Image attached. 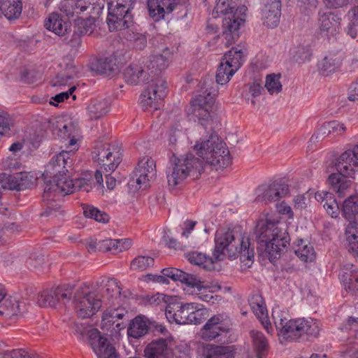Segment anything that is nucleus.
<instances>
[{
    "instance_id": "obj_42",
    "label": "nucleus",
    "mask_w": 358,
    "mask_h": 358,
    "mask_svg": "<svg viewBox=\"0 0 358 358\" xmlns=\"http://www.w3.org/2000/svg\"><path fill=\"white\" fill-rule=\"evenodd\" d=\"M345 236L349 252L358 255V224L350 222L346 227Z\"/></svg>"
},
{
    "instance_id": "obj_32",
    "label": "nucleus",
    "mask_w": 358,
    "mask_h": 358,
    "mask_svg": "<svg viewBox=\"0 0 358 358\" xmlns=\"http://www.w3.org/2000/svg\"><path fill=\"white\" fill-rule=\"evenodd\" d=\"M127 314V311L123 308H108L102 316L101 324L103 326L110 327L115 324L117 330L124 328L125 325L123 322H119V320H122Z\"/></svg>"
},
{
    "instance_id": "obj_2",
    "label": "nucleus",
    "mask_w": 358,
    "mask_h": 358,
    "mask_svg": "<svg viewBox=\"0 0 358 358\" xmlns=\"http://www.w3.org/2000/svg\"><path fill=\"white\" fill-rule=\"evenodd\" d=\"M121 287L115 279H107L103 288V299L98 296L95 291H91L87 287H81L77 289L73 298L75 309L79 317L87 318L94 315L101 307L102 302L110 306L115 305L114 301L120 299Z\"/></svg>"
},
{
    "instance_id": "obj_28",
    "label": "nucleus",
    "mask_w": 358,
    "mask_h": 358,
    "mask_svg": "<svg viewBox=\"0 0 358 358\" xmlns=\"http://www.w3.org/2000/svg\"><path fill=\"white\" fill-rule=\"evenodd\" d=\"M146 358H169L171 349L168 345V341L158 338L150 342L145 348Z\"/></svg>"
},
{
    "instance_id": "obj_19",
    "label": "nucleus",
    "mask_w": 358,
    "mask_h": 358,
    "mask_svg": "<svg viewBox=\"0 0 358 358\" xmlns=\"http://www.w3.org/2000/svg\"><path fill=\"white\" fill-rule=\"evenodd\" d=\"M337 173L352 176L358 171V145L343 152L336 164Z\"/></svg>"
},
{
    "instance_id": "obj_58",
    "label": "nucleus",
    "mask_w": 358,
    "mask_h": 358,
    "mask_svg": "<svg viewBox=\"0 0 358 358\" xmlns=\"http://www.w3.org/2000/svg\"><path fill=\"white\" fill-rule=\"evenodd\" d=\"M73 76L66 73H59L53 79L51 80V85L53 87H61L66 85L72 80Z\"/></svg>"
},
{
    "instance_id": "obj_54",
    "label": "nucleus",
    "mask_w": 358,
    "mask_h": 358,
    "mask_svg": "<svg viewBox=\"0 0 358 358\" xmlns=\"http://www.w3.org/2000/svg\"><path fill=\"white\" fill-rule=\"evenodd\" d=\"M13 124L12 117L6 112L0 110V135L8 133Z\"/></svg>"
},
{
    "instance_id": "obj_16",
    "label": "nucleus",
    "mask_w": 358,
    "mask_h": 358,
    "mask_svg": "<svg viewBox=\"0 0 358 358\" xmlns=\"http://www.w3.org/2000/svg\"><path fill=\"white\" fill-rule=\"evenodd\" d=\"M289 194V187L280 181L259 185L255 190V200L258 202L276 201Z\"/></svg>"
},
{
    "instance_id": "obj_44",
    "label": "nucleus",
    "mask_w": 358,
    "mask_h": 358,
    "mask_svg": "<svg viewBox=\"0 0 358 358\" xmlns=\"http://www.w3.org/2000/svg\"><path fill=\"white\" fill-rule=\"evenodd\" d=\"M253 345L257 352V357L258 358H264L266 352L267 351L268 344V341L263 333L257 331L252 330L250 332Z\"/></svg>"
},
{
    "instance_id": "obj_62",
    "label": "nucleus",
    "mask_w": 358,
    "mask_h": 358,
    "mask_svg": "<svg viewBox=\"0 0 358 358\" xmlns=\"http://www.w3.org/2000/svg\"><path fill=\"white\" fill-rule=\"evenodd\" d=\"M329 127L331 134L334 136L341 135L347 130V127L343 123L336 120L329 122Z\"/></svg>"
},
{
    "instance_id": "obj_13",
    "label": "nucleus",
    "mask_w": 358,
    "mask_h": 358,
    "mask_svg": "<svg viewBox=\"0 0 358 358\" xmlns=\"http://www.w3.org/2000/svg\"><path fill=\"white\" fill-rule=\"evenodd\" d=\"M217 94L215 90L206 89L201 94L194 97L190 102L192 113L202 125H206L210 120V109L215 102V97Z\"/></svg>"
},
{
    "instance_id": "obj_52",
    "label": "nucleus",
    "mask_w": 358,
    "mask_h": 358,
    "mask_svg": "<svg viewBox=\"0 0 358 358\" xmlns=\"http://www.w3.org/2000/svg\"><path fill=\"white\" fill-rule=\"evenodd\" d=\"M263 91L264 88L262 85L257 81H254L253 83L245 85L243 94L247 99H250L251 98V103L255 105V99L260 96Z\"/></svg>"
},
{
    "instance_id": "obj_10",
    "label": "nucleus",
    "mask_w": 358,
    "mask_h": 358,
    "mask_svg": "<svg viewBox=\"0 0 358 358\" xmlns=\"http://www.w3.org/2000/svg\"><path fill=\"white\" fill-rule=\"evenodd\" d=\"M196 154L215 167L216 170H222L221 163L224 162V150L222 141L217 134H212L208 139L194 145Z\"/></svg>"
},
{
    "instance_id": "obj_45",
    "label": "nucleus",
    "mask_w": 358,
    "mask_h": 358,
    "mask_svg": "<svg viewBox=\"0 0 358 358\" xmlns=\"http://www.w3.org/2000/svg\"><path fill=\"white\" fill-rule=\"evenodd\" d=\"M92 69L99 74L109 76L116 69V64L112 57L101 58L92 64Z\"/></svg>"
},
{
    "instance_id": "obj_8",
    "label": "nucleus",
    "mask_w": 358,
    "mask_h": 358,
    "mask_svg": "<svg viewBox=\"0 0 358 358\" xmlns=\"http://www.w3.org/2000/svg\"><path fill=\"white\" fill-rule=\"evenodd\" d=\"M225 8V41L232 44L240 37L241 29L244 26L247 8L237 6L238 0H227Z\"/></svg>"
},
{
    "instance_id": "obj_34",
    "label": "nucleus",
    "mask_w": 358,
    "mask_h": 358,
    "mask_svg": "<svg viewBox=\"0 0 358 358\" xmlns=\"http://www.w3.org/2000/svg\"><path fill=\"white\" fill-rule=\"evenodd\" d=\"M22 11V0H0V17L8 20L17 19Z\"/></svg>"
},
{
    "instance_id": "obj_37",
    "label": "nucleus",
    "mask_w": 358,
    "mask_h": 358,
    "mask_svg": "<svg viewBox=\"0 0 358 358\" xmlns=\"http://www.w3.org/2000/svg\"><path fill=\"white\" fill-rule=\"evenodd\" d=\"M71 150L62 151L59 154L54 155L48 164L49 170L58 173V170L68 171L66 167H71L72 165Z\"/></svg>"
},
{
    "instance_id": "obj_59",
    "label": "nucleus",
    "mask_w": 358,
    "mask_h": 358,
    "mask_svg": "<svg viewBox=\"0 0 358 358\" xmlns=\"http://www.w3.org/2000/svg\"><path fill=\"white\" fill-rule=\"evenodd\" d=\"M17 176L18 178V183H20L21 190L27 189L32 184L33 176L27 172H17Z\"/></svg>"
},
{
    "instance_id": "obj_53",
    "label": "nucleus",
    "mask_w": 358,
    "mask_h": 358,
    "mask_svg": "<svg viewBox=\"0 0 358 358\" xmlns=\"http://www.w3.org/2000/svg\"><path fill=\"white\" fill-rule=\"evenodd\" d=\"M203 358H224V346L207 344L203 348Z\"/></svg>"
},
{
    "instance_id": "obj_40",
    "label": "nucleus",
    "mask_w": 358,
    "mask_h": 358,
    "mask_svg": "<svg viewBox=\"0 0 358 358\" xmlns=\"http://www.w3.org/2000/svg\"><path fill=\"white\" fill-rule=\"evenodd\" d=\"M294 252L304 262H313L315 257L313 246L308 241L301 239L297 241Z\"/></svg>"
},
{
    "instance_id": "obj_35",
    "label": "nucleus",
    "mask_w": 358,
    "mask_h": 358,
    "mask_svg": "<svg viewBox=\"0 0 358 358\" xmlns=\"http://www.w3.org/2000/svg\"><path fill=\"white\" fill-rule=\"evenodd\" d=\"M124 78L130 84L145 83L149 78L145 68L137 64H132L124 70Z\"/></svg>"
},
{
    "instance_id": "obj_38",
    "label": "nucleus",
    "mask_w": 358,
    "mask_h": 358,
    "mask_svg": "<svg viewBox=\"0 0 358 358\" xmlns=\"http://www.w3.org/2000/svg\"><path fill=\"white\" fill-rule=\"evenodd\" d=\"M353 265H350L344 268L339 276L345 289L358 292V269L353 268Z\"/></svg>"
},
{
    "instance_id": "obj_29",
    "label": "nucleus",
    "mask_w": 358,
    "mask_h": 358,
    "mask_svg": "<svg viewBox=\"0 0 358 358\" xmlns=\"http://www.w3.org/2000/svg\"><path fill=\"white\" fill-rule=\"evenodd\" d=\"M316 201L322 204L326 212L332 217L337 218L340 213L339 206L332 193L318 191L314 193Z\"/></svg>"
},
{
    "instance_id": "obj_3",
    "label": "nucleus",
    "mask_w": 358,
    "mask_h": 358,
    "mask_svg": "<svg viewBox=\"0 0 358 358\" xmlns=\"http://www.w3.org/2000/svg\"><path fill=\"white\" fill-rule=\"evenodd\" d=\"M255 234L258 241L264 243L265 251L271 262L280 256L289 241L288 234L279 227L278 221L269 216L257 222Z\"/></svg>"
},
{
    "instance_id": "obj_39",
    "label": "nucleus",
    "mask_w": 358,
    "mask_h": 358,
    "mask_svg": "<svg viewBox=\"0 0 358 358\" xmlns=\"http://www.w3.org/2000/svg\"><path fill=\"white\" fill-rule=\"evenodd\" d=\"M346 177L338 173H332L329 176V183L339 196H344L351 185V181Z\"/></svg>"
},
{
    "instance_id": "obj_14",
    "label": "nucleus",
    "mask_w": 358,
    "mask_h": 358,
    "mask_svg": "<svg viewBox=\"0 0 358 358\" xmlns=\"http://www.w3.org/2000/svg\"><path fill=\"white\" fill-rule=\"evenodd\" d=\"M117 149L107 143H99L92 152V158L106 173H112L120 164L122 159Z\"/></svg>"
},
{
    "instance_id": "obj_36",
    "label": "nucleus",
    "mask_w": 358,
    "mask_h": 358,
    "mask_svg": "<svg viewBox=\"0 0 358 358\" xmlns=\"http://www.w3.org/2000/svg\"><path fill=\"white\" fill-rule=\"evenodd\" d=\"M45 27L58 36L65 35L69 29L68 23L64 22L61 15L57 13L49 15L45 21Z\"/></svg>"
},
{
    "instance_id": "obj_60",
    "label": "nucleus",
    "mask_w": 358,
    "mask_h": 358,
    "mask_svg": "<svg viewBox=\"0 0 358 358\" xmlns=\"http://www.w3.org/2000/svg\"><path fill=\"white\" fill-rule=\"evenodd\" d=\"M44 264V258L41 255L30 257L26 261V265L29 269H38Z\"/></svg>"
},
{
    "instance_id": "obj_20",
    "label": "nucleus",
    "mask_w": 358,
    "mask_h": 358,
    "mask_svg": "<svg viewBox=\"0 0 358 358\" xmlns=\"http://www.w3.org/2000/svg\"><path fill=\"white\" fill-rule=\"evenodd\" d=\"M224 333V315H214L210 317L198 332V337L205 341H211Z\"/></svg>"
},
{
    "instance_id": "obj_18",
    "label": "nucleus",
    "mask_w": 358,
    "mask_h": 358,
    "mask_svg": "<svg viewBox=\"0 0 358 358\" xmlns=\"http://www.w3.org/2000/svg\"><path fill=\"white\" fill-rule=\"evenodd\" d=\"M48 127L55 135L63 140H69L68 145H75L78 131L71 122H66L62 118H52L48 122Z\"/></svg>"
},
{
    "instance_id": "obj_64",
    "label": "nucleus",
    "mask_w": 358,
    "mask_h": 358,
    "mask_svg": "<svg viewBox=\"0 0 358 358\" xmlns=\"http://www.w3.org/2000/svg\"><path fill=\"white\" fill-rule=\"evenodd\" d=\"M118 242L116 239H106L99 241V250L104 251H113L115 252V247Z\"/></svg>"
},
{
    "instance_id": "obj_12",
    "label": "nucleus",
    "mask_w": 358,
    "mask_h": 358,
    "mask_svg": "<svg viewBox=\"0 0 358 358\" xmlns=\"http://www.w3.org/2000/svg\"><path fill=\"white\" fill-rule=\"evenodd\" d=\"M148 86L141 96V103L145 110H158L166 95L167 83L162 78L148 81Z\"/></svg>"
},
{
    "instance_id": "obj_49",
    "label": "nucleus",
    "mask_w": 358,
    "mask_h": 358,
    "mask_svg": "<svg viewBox=\"0 0 358 358\" xmlns=\"http://www.w3.org/2000/svg\"><path fill=\"white\" fill-rule=\"evenodd\" d=\"M192 309L189 324H200L208 317V310L201 304L193 303Z\"/></svg>"
},
{
    "instance_id": "obj_6",
    "label": "nucleus",
    "mask_w": 358,
    "mask_h": 358,
    "mask_svg": "<svg viewBox=\"0 0 358 358\" xmlns=\"http://www.w3.org/2000/svg\"><path fill=\"white\" fill-rule=\"evenodd\" d=\"M105 6V0H66L61 3L60 10L69 19L97 18Z\"/></svg>"
},
{
    "instance_id": "obj_22",
    "label": "nucleus",
    "mask_w": 358,
    "mask_h": 358,
    "mask_svg": "<svg viewBox=\"0 0 358 358\" xmlns=\"http://www.w3.org/2000/svg\"><path fill=\"white\" fill-rule=\"evenodd\" d=\"M244 62V55L242 48L239 45L233 46L225 51V81L229 82L232 76L238 71Z\"/></svg>"
},
{
    "instance_id": "obj_57",
    "label": "nucleus",
    "mask_w": 358,
    "mask_h": 358,
    "mask_svg": "<svg viewBox=\"0 0 358 358\" xmlns=\"http://www.w3.org/2000/svg\"><path fill=\"white\" fill-rule=\"evenodd\" d=\"M183 283L192 288H196L198 290H201L206 287L204 281L201 280L198 276L189 273H186Z\"/></svg>"
},
{
    "instance_id": "obj_1",
    "label": "nucleus",
    "mask_w": 358,
    "mask_h": 358,
    "mask_svg": "<svg viewBox=\"0 0 358 358\" xmlns=\"http://www.w3.org/2000/svg\"><path fill=\"white\" fill-rule=\"evenodd\" d=\"M272 318L276 329L286 340L296 341L303 336L315 338L320 331L318 321L305 317L291 319L287 308L279 304L273 306Z\"/></svg>"
},
{
    "instance_id": "obj_55",
    "label": "nucleus",
    "mask_w": 358,
    "mask_h": 358,
    "mask_svg": "<svg viewBox=\"0 0 358 358\" xmlns=\"http://www.w3.org/2000/svg\"><path fill=\"white\" fill-rule=\"evenodd\" d=\"M313 194V192L308 190L304 194H299L294 197V206L296 209H304L309 203V197Z\"/></svg>"
},
{
    "instance_id": "obj_26",
    "label": "nucleus",
    "mask_w": 358,
    "mask_h": 358,
    "mask_svg": "<svg viewBox=\"0 0 358 358\" xmlns=\"http://www.w3.org/2000/svg\"><path fill=\"white\" fill-rule=\"evenodd\" d=\"M341 17L331 11L318 13V27L322 33L333 35L336 33L341 26Z\"/></svg>"
},
{
    "instance_id": "obj_50",
    "label": "nucleus",
    "mask_w": 358,
    "mask_h": 358,
    "mask_svg": "<svg viewBox=\"0 0 358 358\" xmlns=\"http://www.w3.org/2000/svg\"><path fill=\"white\" fill-rule=\"evenodd\" d=\"M83 214L86 217L94 219L102 223H106L109 220L108 214L90 205L83 207Z\"/></svg>"
},
{
    "instance_id": "obj_4",
    "label": "nucleus",
    "mask_w": 358,
    "mask_h": 358,
    "mask_svg": "<svg viewBox=\"0 0 358 358\" xmlns=\"http://www.w3.org/2000/svg\"><path fill=\"white\" fill-rule=\"evenodd\" d=\"M73 192V180L66 176L64 170H58L52 180L45 185L42 196L45 210L41 213V216L55 217L60 214L62 198Z\"/></svg>"
},
{
    "instance_id": "obj_48",
    "label": "nucleus",
    "mask_w": 358,
    "mask_h": 358,
    "mask_svg": "<svg viewBox=\"0 0 358 358\" xmlns=\"http://www.w3.org/2000/svg\"><path fill=\"white\" fill-rule=\"evenodd\" d=\"M280 77V74L275 73L266 76L264 86L271 95L277 94L282 91Z\"/></svg>"
},
{
    "instance_id": "obj_5",
    "label": "nucleus",
    "mask_w": 358,
    "mask_h": 358,
    "mask_svg": "<svg viewBox=\"0 0 358 358\" xmlns=\"http://www.w3.org/2000/svg\"><path fill=\"white\" fill-rule=\"evenodd\" d=\"M203 169V162L192 153H187L176 159L173 165L166 170L168 185L175 187L182 182L189 176L198 177Z\"/></svg>"
},
{
    "instance_id": "obj_63",
    "label": "nucleus",
    "mask_w": 358,
    "mask_h": 358,
    "mask_svg": "<svg viewBox=\"0 0 358 358\" xmlns=\"http://www.w3.org/2000/svg\"><path fill=\"white\" fill-rule=\"evenodd\" d=\"M340 358H358V342L352 343L340 355Z\"/></svg>"
},
{
    "instance_id": "obj_31",
    "label": "nucleus",
    "mask_w": 358,
    "mask_h": 358,
    "mask_svg": "<svg viewBox=\"0 0 358 358\" xmlns=\"http://www.w3.org/2000/svg\"><path fill=\"white\" fill-rule=\"evenodd\" d=\"M168 66V61L162 55L151 56L146 62L144 68L148 73V76L151 77V80H155L157 78H161L159 74Z\"/></svg>"
},
{
    "instance_id": "obj_9",
    "label": "nucleus",
    "mask_w": 358,
    "mask_h": 358,
    "mask_svg": "<svg viewBox=\"0 0 358 358\" xmlns=\"http://www.w3.org/2000/svg\"><path fill=\"white\" fill-rule=\"evenodd\" d=\"M136 0H110L108 3L107 22L110 29L127 28L132 21L131 10Z\"/></svg>"
},
{
    "instance_id": "obj_7",
    "label": "nucleus",
    "mask_w": 358,
    "mask_h": 358,
    "mask_svg": "<svg viewBox=\"0 0 358 358\" xmlns=\"http://www.w3.org/2000/svg\"><path fill=\"white\" fill-rule=\"evenodd\" d=\"M212 257L197 251L187 255L188 261L208 271H220L222 270L224 259V231L217 230L215 236V247Z\"/></svg>"
},
{
    "instance_id": "obj_61",
    "label": "nucleus",
    "mask_w": 358,
    "mask_h": 358,
    "mask_svg": "<svg viewBox=\"0 0 358 358\" xmlns=\"http://www.w3.org/2000/svg\"><path fill=\"white\" fill-rule=\"evenodd\" d=\"M73 192L78 189L88 192L92 189V185L89 180L85 178H77L75 180H73Z\"/></svg>"
},
{
    "instance_id": "obj_11",
    "label": "nucleus",
    "mask_w": 358,
    "mask_h": 358,
    "mask_svg": "<svg viewBox=\"0 0 358 358\" xmlns=\"http://www.w3.org/2000/svg\"><path fill=\"white\" fill-rule=\"evenodd\" d=\"M225 250L231 260L240 257V260L247 266H250L254 257V249L250 247V239L243 236L235 240L234 230L225 234Z\"/></svg>"
},
{
    "instance_id": "obj_33",
    "label": "nucleus",
    "mask_w": 358,
    "mask_h": 358,
    "mask_svg": "<svg viewBox=\"0 0 358 358\" xmlns=\"http://www.w3.org/2000/svg\"><path fill=\"white\" fill-rule=\"evenodd\" d=\"M26 310L24 302L15 299H5L0 306V315L5 316L6 319L11 320L13 317L21 315Z\"/></svg>"
},
{
    "instance_id": "obj_23",
    "label": "nucleus",
    "mask_w": 358,
    "mask_h": 358,
    "mask_svg": "<svg viewBox=\"0 0 358 358\" xmlns=\"http://www.w3.org/2000/svg\"><path fill=\"white\" fill-rule=\"evenodd\" d=\"M89 336L92 341V346L96 355L100 358H115V348L110 345L108 339L100 336V332L96 329L89 331Z\"/></svg>"
},
{
    "instance_id": "obj_25",
    "label": "nucleus",
    "mask_w": 358,
    "mask_h": 358,
    "mask_svg": "<svg viewBox=\"0 0 358 358\" xmlns=\"http://www.w3.org/2000/svg\"><path fill=\"white\" fill-rule=\"evenodd\" d=\"M178 4V0H148L149 15L155 21H159L166 13H172Z\"/></svg>"
},
{
    "instance_id": "obj_46",
    "label": "nucleus",
    "mask_w": 358,
    "mask_h": 358,
    "mask_svg": "<svg viewBox=\"0 0 358 358\" xmlns=\"http://www.w3.org/2000/svg\"><path fill=\"white\" fill-rule=\"evenodd\" d=\"M342 213L345 219L353 220L358 214V196L352 195L343 203Z\"/></svg>"
},
{
    "instance_id": "obj_15",
    "label": "nucleus",
    "mask_w": 358,
    "mask_h": 358,
    "mask_svg": "<svg viewBox=\"0 0 358 358\" xmlns=\"http://www.w3.org/2000/svg\"><path fill=\"white\" fill-rule=\"evenodd\" d=\"M73 287L69 285L59 286L41 292L37 303L41 307H55L59 303H65L71 298Z\"/></svg>"
},
{
    "instance_id": "obj_47",
    "label": "nucleus",
    "mask_w": 358,
    "mask_h": 358,
    "mask_svg": "<svg viewBox=\"0 0 358 358\" xmlns=\"http://www.w3.org/2000/svg\"><path fill=\"white\" fill-rule=\"evenodd\" d=\"M290 55L294 62L303 64L310 59L311 50L308 45H299L290 50Z\"/></svg>"
},
{
    "instance_id": "obj_51",
    "label": "nucleus",
    "mask_w": 358,
    "mask_h": 358,
    "mask_svg": "<svg viewBox=\"0 0 358 358\" xmlns=\"http://www.w3.org/2000/svg\"><path fill=\"white\" fill-rule=\"evenodd\" d=\"M154 263L155 260L151 257L138 256L131 261L130 268L132 270L143 271L152 267Z\"/></svg>"
},
{
    "instance_id": "obj_24",
    "label": "nucleus",
    "mask_w": 358,
    "mask_h": 358,
    "mask_svg": "<svg viewBox=\"0 0 358 358\" xmlns=\"http://www.w3.org/2000/svg\"><path fill=\"white\" fill-rule=\"evenodd\" d=\"M249 305L268 334L273 333V327L268 319L264 301L261 295L253 294L249 299Z\"/></svg>"
},
{
    "instance_id": "obj_43",
    "label": "nucleus",
    "mask_w": 358,
    "mask_h": 358,
    "mask_svg": "<svg viewBox=\"0 0 358 358\" xmlns=\"http://www.w3.org/2000/svg\"><path fill=\"white\" fill-rule=\"evenodd\" d=\"M109 109L110 103L106 99L93 101L87 107V111L90 118L94 120L106 115Z\"/></svg>"
},
{
    "instance_id": "obj_21",
    "label": "nucleus",
    "mask_w": 358,
    "mask_h": 358,
    "mask_svg": "<svg viewBox=\"0 0 358 358\" xmlns=\"http://www.w3.org/2000/svg\"><path fill=\"white\" fill-rule=\"evenodd\" d=\"M261 15L263 24L266 27H277L281 15L280 0H264Z\"/></svg>"
},
{
    "instance_id": "obj_41",
    "label": "nucleus",
    "mask_w": 358,
    "mask_h": 358,
    "mask_svg": "<svg viewBox=\"0 0 358 358\" xmlns=\"http://www.w3.org/2000/svg\"><path fill=\"white\" fill-rule=\"evenodd\" d=\"M341 63V55L329 54L320 62L319 66L324 74H328L338 69Z\"/></svg>"
},
{
    "instance_id": "obj_56",
    "label": "nucleus",
    "mask_w": 358,
    "mask_h": 358,
    "mask_svg": "<svg viewBox=\"0 0 358 358\" xmlns=\"http://www.w3.org/2000/svg\"><path fill=\"white\" fill-rule=\"evenodd\" d=\"M3 175L6 190H21L20 183H18L19 178L17 176V173L12 175L3 173Z\"/></svg>"
},
{
    "instance_id": "obj_30",
    "label": "nucleus",
    "mask_w": 358,
    "mask_h": 358,
    "mask_svg": "<svg viewBox=\"0 0 358 358\" xmlns=\"http://www.w3.org/2000/svg\"><path fill=\"white\" fill-rule=\"evenodd\" d=\"M151 322L145 316L138 315L131 320L127 328L129 338L138 339L148 334Z\"/></svg>"
},
{
    "instance_id": "obj_27",
    "label": "nucleus",
    "mask_w": 358,
    "mask_h": 358,
    "mask_svg": "<svg viewBox=\"0 0 358 358\" xmlns=\"http://www.w3.org/2000/svg\"><path fill=\"white\" fill-rule=\"evenodd\" d=\"M193 303H187L177 305L176 308L169 306L165 312L166 318L170 321H174L179 324H189L191 310L193 309Z\"/></svg>"
},
{
    "instance_id": "obj_17",
    "label": "nucleus",
    "mask_w": 358,
    "mask_h": 358,
    "mask_svg": "<svg viewBox=\"0 0 358 358\" xmlns=\"http://www.w3.org/2000/svg\"><path fill=\"white\" fill-rule=\"evenodd\" d=\"M157 176L156 164L154 159L148 157H143L138 163L137 167L133 172V181H135L139 188H146L150 182Z\"/></svg>"
}]
</instances>
